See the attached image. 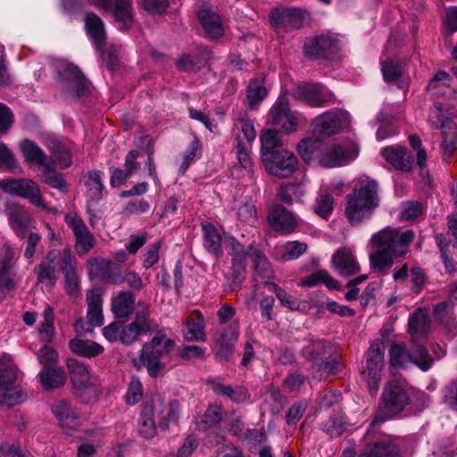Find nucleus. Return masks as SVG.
I'll use <instances>...</instances> for the list:
<instances>
[{"label": "nucleus", "instance_id": "2", "mask_svg": "<svg viewBox=\"0 0 457 457\" xmlns=\"http://www.w3.org/2000/svg\"><path fill=\"white\" fill-rule=\"evenodd\" d=\"M378 185L368 177L360 178L353 192L347 195L345 216L352 226H357L369 220L378 205Z\"/></svg>", "mask_w": 457, "mask_h": 457}, {"label": "nucleus", "instance_id": "18", "mask_svg": "<svg viewBox=\"0 0 457 457\" xmlns=\"http://www.w3.org/2000/svg\"><path fill=\"white\" fill-rule=\"evenodd\" d=\"M409 403V395L401 383L391 381L383 392L382 405L389 415L402 411Z\"/></svg>", "mask_w": 457, "mask_h": 457}, {"label": "nucleus", "instance_id": "19", "mask_svg": "<svg viewBox=\"0 0 457 457\" xmlns=\"http://www.w3.org/2000/svg\"><path fill=\"white\" fill-rule=\"evenodd\" d=\"M62 88L71 96L79 97L88 87L87 79L77 67L67 64L59 71Z\"/></svg>", "mask_w": 457, "mask_h": 457}, {"label": "nucleus", "instance_id": "40", "mask_svg": "<svg viewBox=\"0 0 457 457\" xmlns=\"http://www.w3.org/2000/svg\"><path fill=\"white\" fill-rule=\"evenodd\" d=\"M69 347L74 353L87 358L97 356L104 352V347L98 343L80 338L71 339Z\"/></svg>", "mask_w": 457, "mask_h": 457}, {"label": "nucleus", "instance_id": "30", "mask_svg": "<svg viewBox=\"0 0 457 457\" xmlns=\"http://www.w3.org/2000/svg\"><path fill=\"white\" fill-rule=\"evenodd\" d=\"M198 19L205 32L212 37H220L224 33V27L220 15L209 9H202L198 12Z\"/></svg>", "mask_w": 457, "mask_h": 457}, {"label": "nucleus", "instance_id": "45", "mask_svg": "<svg viewBox=\"0 0 457 457\" xmlns=\"http://www.w3.org/2000/svg\"><path fill=\"white\" fill-rule=\"evenodd\" d=\"M17 379V367L9 354L0 356V387L12 385Z\"/></svg>", "mask_w": 457, "mask_h": 457}, {"label": "nucleus", "instance_id": "9", "mask_svg": "<svg viewBox=\"0 0 457 457\" xmlns=\"http://www.w3.org/2000/svg\"><path fill=\"white\" fill-rule=\"evenodd\" d=\"M103 177L100 170L88 171L83 178L84 185L87 187V211L89 215L91 225L100 218L99 211L96 208L97 203L103 198Z\"/></svg>", "mask_w": 457, "mask_h": 457}, {"label": "nucleus", "instance_id": "52", "mask_svg": "<svg viewBox=\"0 0 457 457\" xmlns=\"http://www.w3.org/2000/svg\"><path fill=\"white\" fill-rule=\"evenodd\" d=\"M268 222L274 232H286V211L283 206L276 204L268 214Z\"/></svg>", "mask_w": 457, "mask_h": 457}, {"label": "nucleus", "instance_id": "61", "mask_svg": "<svg viewBox=\"0 0 457 457\" xmlns=\"http://www.w3.org/2000/svg\"><path fill=\"white\" fill-rule=\"evenodd\" d=\"M178 350L180 357L186 361H190L194 358L203 359L205 355L204 349L198 345H185Z\"/></svg>", "mask_w": 457, "mask_h": 457}, {"label": "nucleus", "instance_id": "43", "mask_svg": "<svg viewBox=\"0 0 457 457\" xmlns=\"http://www.w3.org/2000/svg\"><path fill=\"white\" fill-rule=\"evenodd\" d=\"M267 95V88L262 83L251 80L246 89L245 104L250 110H256Z\"/></svg>", "mask_w": 457, "mask_h": 457}, {"label": "nucleus", "instance_id": "35", "mask_svg": "<svg viewBox=\"0 0 457 457\" xmlns=\"http://www.w3.org/2000/svg\"><path fill=\"white\" fill-rule=\"evenodd\" d=\"M86 29L97 47L104 45L106 39L104 23L99 16L88 12L85 17Z\"/></svg>", "mask_w": 457, "mask_h": 457}, {"label": "nucleus", "instance_id": "57", "mask_svg": "<svg viewBox=\"0 0 457 457\" xmlns=\"http://www.w3.org/2000/svg\"><path fill=\"white\" fill-rule=\"evenodd\" d=\"M37 359L44 367L43 370H50L56 367L58 353L51 346L45 345L37 353Z\"/></svg>", "mask_w": 457, "mask_h": 457}, {"label": "nucleus", "instance_id": "31", "mask_svg": "<svg viewBox=\"0 0 457 457\" xmlns=\"http://www.w3.org/2000/svg\"><path fill=\"white\" fill-rule=\"evenodd\" d=\"M387 162L396 170L409 171L411 169V157L407 154L406 149L401 146H388L381 152Z\"/></svg>", "mask_w": 457, "mask_h": 457}, {"label": "nucleus", "instance_id": "55", "mask_svg": "<svg viewBox=\"0 0 457 457\" xmlns=\"http://www.w3.org/2000/svg\"><path fill=\"white\" fill-rule=\"evenodd\" d=\"M41 340L50 342L54 337V310L46 306L44 311V321L38 330Z\"/></svg>", "mask_w": 457, "mask_h": 457}, {"label": "nucleus", "instance_id": "53", "mask_svg": "<svg viewBox=\"0 0 457 457\" xmlns=\"http://www.w3.org/2000/svg\"><path fill=\"white\" fill-rule=\"evenodd\" d=\"M311 24V15L307 11L296 8L287 9V28L302 29Z\"/></svg>", "mask_w": 457, "mask_h": 457}, {"label": "nucleus", "instance_id": "38", "mask_svg": "<svg viewBox=\"0 0 457 457\" xmlns=\"http://www.w3.org/2000/svg\"><path fill=\"white\" fill-rule=\"evenodd\" d=\"M135 304V296L132 292H120L112 301V312L116 318L129 316Z\"/></svg>", "mask_w": 457, "mask_h": 457}, {"label": "nucleus", "instance_id": "37", "mask_svg": "<svg viewBox=\"0 0 457 457\" xmlns=\"http://www.w3.org/2000/svg\"><path fill=\"white\" fill-rule=\"evenodd\" d=\"M137 429L138 433L145 438H152L156 433V427L154 420V408L152 404L148 403H145L141 406Z\"/></svg>", "mask_w": 457, "mask_h": 457}, {"label": "nucleus", "instance_id": "3", "mask_svg": "<svg viewBox=\"0 0 457 457\" xmlns=\"http://www.w3.org/2000/svg\"><path fill=\"white\" fill-rule=\"evenodd\" d=\"M174 347L175 341L169 338L163 331H158L151 341L144 344L138 358L133 360L134 365L138 370L145 367L148 374L156 378L165 368L161 358L168 355Z\"/></svg>", "mask_w": 457, "mask_h": 457}, {"label": "nucleus", "instance_id": "4", "mask_svg": "<svg viewBox=\"0 0 457 457\" xmlns=\"http://www.w3.org/2000/svg\"><path fill=\"white\" fill-rule=\"evenodd\" d=\"M284 133L280 129H266L260 134L261 153L266 170L274 176L285 177L286 164L283 148Z\"/></svg>", "mask_w": 457, "mask_h": 457}, {"label": "nucleus", "instance_id": "5", "mask_svg": "<svg viewBox=\"0 0 457 457\" xmlns=\"http://www.w3.org/2000/svg\"><path fill=\"white\" fill-rule=\"evenodd\" d=\"M389 356L393 366L407 368L410 364H414L422 371H428L434 362L428 350L414 343L410 350L399 344H393L389 350Z\"/></svg>", "mask_w": 457, "mask_h": 457}, {"label": "nucleus", "instance_id": "47", "mask_svg": "<svg viewBox=\"0 0 457 457\" xmlns=\"http://www.w3.org/2000/svg\"><path fill=\"white\" fill-rule=\"evenodd\" d=\"M320 283L326 285L330 289H336L338 287V283L334 279L329 273L325 270H320L316 272L312 273L302 280L301 285L304 287H315Z\"/></svg>", "mask_w": 457, "mask_h": 457}, {"label": "nucleus", "instance_id": "60", "mask_svg": "<svg viewBox=\"0 0 457 457\" xmlns=\"http://www.w3.org/2000/svg\"><path fill=\"white\" fill-rule=\"evenodd\" d=\"M321 428L331 437L340 436L345 431V423L337 417H331L321 425Z\"/></svg>", "mask_w": 457, "mask_h": 457}, {"label": "nucleus", "instance_id": "39", "mask_svg": "<svg viewBox=\"0 0 457 457\" xmlns=\"http://www.w3.org/2000/svg\"><path fill=\"white\" fill-rule=\"evenodd\" d=\"M67 367L70 372L71 380L74 386L86 387L90 382V373L87 367L77 361L76 359H69Z\"/></svg>", "mask_w": 457, "mask_h": 457}, {"label": "nucleus", "instance_id": "51", "mask_svg": "<svg viewBox=\"0 0 457 457\" xmlns=\"http://www.w3.org/2000/svg\"><path fill=\"white\" fill-rule=\"evenodd\" d=\"M269 123L276 127L286 126V98L280 95L269 112Z\"/></svg>", "mask_w": 457, "mask_h": 457}, {"label": "nucleus", "instance_id": "20", "mask_svg": "<svg viewBox=\"0 0 457 457\" xmlns=\"http://www.w3.org/2000/svg\"><path fill=\"white\" fill-rule=\"evenodd\" d=\"M6 215L9 226L17 237H25L27 230L34 222L29 212L22 205L12 203L6 206Z\"/></svg>", "mask_w": 457, "mask_h": 457}, {"label": "nucleus", "instance_id": "63", "mask_svg": "<svg viewBox=\"0 0 457 457\" xmlns=\"http://www.w3.org/2000/svg\"><path fill=\"white\" fill-rule=\"evenodd\" d=\"M13 123V115L8 106L0 103V136L5 134Z\"/></svg>", "mask_w": 457, "mask_h": 457}, {"label": "nucleus", "instance_id": "64", "mask_svg": "<svg viewBox=\"0 0 457 457\" xmlns=\"http://www.w3.org/2000/svg\"><path fill=\"white\" fill-rule=\"evenodd\" d=\"M179 416V408L177 403H170L162 411L161 426L168 428L169 423L176 421Z\"/></svg>", "mask_w": 457, "mask_h": 457}, {"label": "nucleus", "instance_id": "14", "mask_svg": "<svg viewBox=\"0 0 457 457\" xmlns=\"http://www.w3.org/2000/svg\"><path fill=\"white\" fill-rule=\"evenodd\" d=\"M64 220L76 237L77 253L81 256L88 253L94 247L96 240L82 219L74 212H69Z\"/></svg>", "mask_w": 457, "mask_h": 457}, {"label": "nucleus", "instance_id": "24", "mask_svg": "<svg viewBox=\"0 0 457 457\" xmlns=\"http://www.w3.org/2000/svg\"><path fill=\"white\" fill-rule=\"evenodd\" d=\"M341 128V119L332 112L323 113L313 121V132L320 137L333 136L338 133Z\"/></svg>", "mask_w": 457, "mask_h": 457}, {"label": "nucleus", "instance_id": "25", "mask_svg": "<svg viewBox=\"0 0 457 457\" xmlns=\"http://www.w3.org/2000/svg\"><path fill=\"white\" fill-rule=\"evenodd\" d=\"M333 267L342 275L350 276L360 270V266L349 248L337 250L332 256Z\"/></svg>", "mask_w": 457, "mask_h": 457}, {"label": "nucleus", "instance_id": "22", "mask_svg": "<svg viewBox=\"0 0 457 457\" xmlns=\"http://www.w3.org/2000/svg\"><path fill=\"white\" fill-rule=\"evenodd\" d=\"M238 338V329L237 325L230 324L222 328L216 337V343L219 350L216 353V358L220 361H228L234 352V345Z\"/></svg>", "mask_w": 457, "mask_h": 457}, {"label": "nucleus", "instance_id": "10", "mask_svg": "<svg viewBox=\"0 0 457 457\" xmlns=\"http://www.w3.org/2000/svg\"><path fill=\"white\" fill-rule=\"evenodd\" d=\"M291 94L295 98L305 101L314 107L325 106L333 103L334 100V95L323 85L318 83L296 85Z\"/></svg>", "mask_w": 457, "mask_h": 457}, {"label": "nucleus", "instance_id": "48", "mask_svg": "<svg viewBox=\"0 0 457 457\" xmlns=\"http://www.w3.org/2000/svg\"><path fill=\"white\" fill-rule=\"evenodd\" d=\"M186 339L188 341H205L204 320L200 313H197L196 320H188L186 323Z\"/></svg>", "mask_w": 457, "mask_h": 457}, {"label": "nucleus", "instance_id": "41", "mask_svg": "<svg viewBox=\"0 0 457 457\" xmlns=\"http://www.w3.org/2000/svg\"><path fill=\"white\" fill-rule=\"evenodd\" d=\"M42 386L46 390H53L62 386L66 381V375L62 368L57 367L43 370L40 374Z\"/></svg>", "mask_w": 457, "mask_h": 457}, {"label": "nucleus", "instance_id": "15", "mask_svg": "<svg viewBox=\"0 0 457 457\" xmlns=\"http://www.w3.org/2000/svg\"><path fill=\"white\" fill-rule=\"evenodd\" d=\"M337 49V38L328 34L309 37L303 44V53L310 59L327 58L335 54Z\"/></svg>", "mask_w": 457, "mask_h": 457}, {"label": "nucleus", "instance_id": "11", "mask_svg": "<svg viewBox=\"0 0 457 457\" xmlns=\"http://www.w3.org/2000/svg\"><path fill=\"white\" fill-rule=\"evenodd\" d=\"M93 4L104 11H112L117 28L125 31L134 23L132 0H94Z\"/></svg>", "mask_w": 457, "mask_h": 457}, {"label": "nucleus", "instance_id": "27", "mask_svg": "<svg viewBox=\"0 0 457 457\" xmlns=\"http://www.w3.org/2000/svg\"><path fill=\"white\" fill-rule=\"evenodd\" d=\"M20 149L25 162L28 163L37 164L42 168L46 166L48 168L49 163L54 161L34 141L29 139L22 140L20 143Z\"/></svg>", "mask_w": 457, "mask_h": 457}, {"label": "nucleus", "instance_id": "29", "mask_svg": "<svg viewBox=\"0 0 457 457\" xmlns=\"http://www.w3.org/2000/svg\"><path fill=\"white\" fill-rule=\"evenodd\" d=\"M207 384L215 394L225 395L234 403H242L247 399V391L242 386L223 385L217 378H208Z\"/></svg>", "mask_w": 457, "mask_h": 457}, {"label": "nucleus", "instance_id": "62", "mask_svg": "<svg viewBox=\"0 0 457 457\" xmlns=\"http://www.w3.org/2000/svg\"><path fill=\"white\" fill-rule=\"evenodd\" d=\"M143 8L151 14L163 13L168 5V0H141Z\"/></svg>", "mask_w": 457, "mask_h": 457}, {"label": "nucleus", "instance_id": "6", "mask_svg": "<svg viewBox=\"0 0 457 457\" xmlns=\"http://www.w3.org/2000/svg\"><path fill=\"white\" fill-rule=\"evenodd\" d=\"M0 188L6 193L28 199L32 204L51 212L46 207L38 185L29 179H5L0 180Z\"/></svg>", "mask_w": 457, "mask_h": 457}, {"label": "nucleus", "instance_id": "34", "mask_svg": "<svg viewBox=\"0 0 457 457\" xmlns=\"http://www.w3.org/2000/svg\"><path fill=\"white\" fill-rule=\"evenodd\" d=\"M204 245L216 258L222 254V238L218 229L211 223H203Z\"/></svg>", "mask_w": 457, "mask_h": 457}, {"label": "nucleus", "instance_id": "12", "mask_svg": "<svg viewBox=\"0 0 457 457\" xmlns=\"http://www.w3.org/2000/svg\"><path fill=\"white\" fill-rule=\"evenodd\" d=\"M59 267L64 277L65 292L72 297H78L80 291V279L78 264L70 249L65 248L59 254Z\"/></svg>", "mask_w": 457, "mask_h": 457}, {"label": "nucleus", "instance_id": "56", "mask_svg": "<svg viewBox=\"0 0 457 457\" xmlns=\"http://www.w3.org/2000/svg\"><path fill=\"white\" fill-rule=\"evenodd\" d=\"M334 209V197L330 194L322 193L316 199L314 212L323 219H328Z\"/></svg>", "mask_w": 457, "mask_h": 457}, {"label": "nucleus", "instance_id": "32", "mask_svg": "<svg viewBox=\"0 0 457 457\" xmlns=\"http://www.w3.org/2000/svg\"><path fill=\"white\" fill-rule=\"evenodd\" d=\"M62 251H50L37 266V281L48 283L51 286L55 284V261H59V254Z\"/></svg>", "mask_w": 457, "mask_h": 457}, {"label": "nucleus", "instance_id": "54", "mask_svg": "<svg viewBox=\"0 0 457 457\" xmlns=\"http://www.w3.org/2000/svg\"><path fill=\"white\" fill-rule=\"evenodd\" d=\"M381 71L386 81H396L403 74L404 63L398 61L387 60L382 62Z\"/></svg>", "mask_w": 457, "mask_h": 457}, {"label": "nucleus", "instance_id": "8", "mask_svg": "<svg viewBox=\"0 0 457 457\" xmlns=\"http://www.w3.org/2000/svg\"><path fill=\"white\" fill-rule=\"evenodd\" d=\"M157 325L150 318V309L145 306L143 310L137 311L134 320L129 324L121 323V343L130 345L138 340L141 335L152 333Z\"/></svg>", "mask_w": 457, "mask_h": 457}, {"label": "nucleus", "instance_id": "58", "mask_svg": "<svg viewBox=\"0 0 457 457\" xmlns=\"http://www.w3.org/2000/svg\"><path fill=\"white\" fill-rule=\"evenodd\" d=\"M112 282L113 284H120L125 282L133 291L137 292L140 291L144 287L141 277L135 271H128L123 276L113 277L112 278Z\"/></svg>", "mask_w": 457, "mask_h": 457}, {"label": "nucleus", "instance_id": "33", "mask_svg": "<svg viewBox=\"0 0 457 457\" xmlns=\"http://www.w3.org/2000/svg\"><path fill=\"white\" fill-rule=\"evenodd\" d=\"M312 375L317 380H323L331 375L338 373L342 369V364L335 358L322 357L317 359L314 363L311 365Z\"/></svg>", "mask_w": 457, "mask_h": 457}, {"label": "nucleus", "instance_id": "13", "mask_svg": "<svg viewBox=\"0 0 457 457\" xmlns=\"http://www.w3.org/2000/svg\"><path fill=\"white\" fill-rule=\"evenodd\" d=\"M16 261L11 247L0 248V294L7 295L17 288Z\"/></svg>", "mask_w": 457, "mask_h": 457}, {"label": "nucleus", "instance_id": "21", "mask_svg": "<svg viewBox=\"0 0 457 457\" xmlns=\"http://www.w3.org/2000/svg\"><path fill=\"white\" fill-rule=\"evenodd\" d=\"M287 203L290 200H299L303 195L302 184L304 179V173L299 170L298 161L291 154H287Z\"/></svg>", "mask_w": 457, "mask_h": 457}, {"label": "nucleus", "instance_id": "44", "mask_svg": "<svg viewBox=\"0 0 457 457\" xmlns=\"http://www.w3.org/2000/svg\"><path fill=\"white\" fill-rule=\"evenodd\" d=\"M429 328V320L427 313L421 310H416L409 319V331L412 337L425 336Z\"/></svg>", "mask_w": 457, "mask_h": 457}, {"label": "nucleus", "instance_id": "26", "mask_svg": "<svg viewBox=\"0 0 457 457\" xmlns=\"http://www.w3.org/2000/svg\"><path fill=\"white\" fill-rule=\"evenodd\" d=\"M453 79L445 71H438L429 81L428 90L436 96L455 97L457 91L452 87Z\"/></svg>", "mask_w": 457, "mask_h": 457}, {"label": "nucleus", "instance_id": "50", "mask_svg": "<svg viewBox=\"0 0 457 457\" xmlns=\"http://www.w3.org/2000/svg\"><path fill=\"white\" fill-rule=\"evenodd\" d=\"M24 400L25 395L20 387L6 386L0 387V405L13 406Z\"/></svg>", "mask_w": 457, "mask_h": 457}, {"label": "nucleus", "instance_id": "36", "mask_svg": "<svg viewBox=\"0 0 457 457\" xmlns=\"http://www.w3.org/2000/svg\"><path fill=\"white\" fill-rule=\"evenodd\" d=\"M301 349L302 354L309 361L314 363L317 359H322L329 351L328 343L322 339L309 338L304 340Z\"/></svg>", "mask_w": 457, "mask_h": 457}, {"label": "nucleus", "instance_id": "28", "mask_svg": "<svg viewBox=\"0 0 457 457\" xmlns=\"http://www.w3.org/2000/svg\"><path fill=\"white\" fill-rule=\"evenodd\" d=\"M360 457H401L396 445L386 440L368 443L360 453Z\"/></svg>", "mask_w": 457, "mask_h": 457}, {"label": "nucleus", "instance_id": "42", "mask_svg": "<svg viewBox=\"0 0 457 457\" xmlns=\"http://www.w3.org/2000/svg\"><path fill=\"white\" fill-rule=\"evenodd\" d=\"M43 182L47 184L52 188L59 190L62 194H67L69 186L61 173L55 171V162L52 161L49 167L43 168Z\"/></svg>", "mask_w": 457, "mask_h": 457}, {"label": "nucleus", "instance_id": "1", "mask_svg": "<svg viewBox=\"0 0 457 457\" xmlns=\"http://www.w3.org/2000/svg\"><path fill=\"white\" fill-rule=\"evenodd\" d=\"M415 233L411 229L402 230L386 227L370 237V245L376 251L370 255V267L378 272L390 269L395 257H401L408 252Z\"/></svg>", "mask_w": 457, "mask_h": 457}, {"label": "nucleus", "instance_id": "46", "mask_svg": "<svg viewBox=\"0 0 457 457\" xmlns=\"http://www.w3.org/2000/svg\"><path fill=\"white\" fill-rule=\"evenodd\" d=\"M230 245L232 250V270L233 272H236L238 276L245 270V258L249 254L251 256V252L246 251L245 246L240 244L236 238H230Z\"/></svg>", "mask_w": 457, "mask_h": 457}, {"label": "nucleus", "instance_id": "17", "mask_svg": "<svg viewBox=\"0 0 457 457\" xmlns=\"http://www.w3.org/2000/svg\"><path fill=\"white\" fill-rule=\"evenodd\" d=\"M251 259L254 268V280L263 283L267 289L275 293L283 303L285 299L281 294L282 289L275 283L269 281L272 275V269L266 256L259 250L251 248Z\"/></svg>", "mask_w": 457, "mask_h": 457}, {"label": "nucleus", "instance_id": "23", "mask_svg": "<svg viewBox=\"0 0 457 457\" xmlns=\"http://www.w3.org/2000/svg\"><path fill=\"white\" fill-rule=\"evenodd\" d=\"M51 411L63 428H76L80 426L79 415L65 400L55 401Z\"/></svg>", "mask_w": 457, "mask_h": 457}, {"label": "nucleus", "instance_id": "59", "mask_svg": "<svg viewBox=\"0 0 457 457\" xmlns=\"http://www.w3.org/2000/svg\"><path fill=\"white\" fill-rule=\"evenodd\" d=\"M143 396V386L140 380L137 378H132L125 399L129 405L137 403Z\"/></svg>", "mask_w": 457, "mask_h": 457}, {"label": "nucleus", "instance_id": "16", "mask_svg": "<svg viewBox=\"0 0 457 457\" xmlns=\"http://www.w3.org/2000/svg\"><path fill=\"white\" fill-rule=\"evenodd\" d=\"M358 155V149L353 144L333 145L328 147L320 159L325 168H335L348 164Z\"/></svg>", "mask_w": 457, "mask_h": 457}, {"label": "nucleus", "instance_id": "7", "mask_svg": "<svg viewBox=\"0 0 457 457\" xmlns=\"http://www.w3.org/2000/svg\"><path fill=\"white\" fill-rule=\"evenodd\" d=\"M384 363V342L378 339L374 341L367 353L366 368L362 371V378L370 390L377 391L381 378V370Z\"/></svg>", "mask_w": 457, "mask_h": 457}, {"label": "nucleus", "instance_id": "49", "mask_svg": "<svg viewBox=\"0 0 457 457\" xmlns=\"http://www.w3.org/2000/svg\"><path fill=\"white\" fill-rule=\"evenodd\" d=\"M441 129L443 137V146L445 150L451 152L456 148L457 137L455 133V124L452 120L444 118L441 120Z\"/></svg>", "mask_w": 457, "mask_h": 457}]
</instances>
